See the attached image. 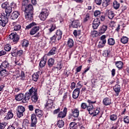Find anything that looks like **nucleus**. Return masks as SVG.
<instances>
[{"instance_id": "1", "label": "nucleus", "mask_w": 129, "mask_h": 129, "mask_svg": "<svg viewBox=\"0 0 129 129\" xmlns=\"http://www.w3.org/2000/svg\"><path fill=\"white\" fill-rule=\"evenodd\" d=\"M22 10L24 12L25 19L27 21L33 20V15L34 14V8L33 5L29 4L27 6L22 7Z\"/></svg>"}, {"instance_id": "2", "label": "nucleus", "mask_w": 129, "mask_h": 129, "mask_svg": "<svg viewBox=\"0 0 129 129\" xmlns=\"http://www.w3.org/2000/svg\"><path fill=\"white\" fill-rule=\"evenodd\" d=\"M36 94H38L37 93V89L32 87L30 89H29V92H27L25 94V97L23 102H28V101L30 100V97L31 96L36 95Z\"/></svg>"}, {"instance_id": "3", "label": "nucleus", "mask_w": 129, "mask_h": 129, "mask_svg": "<svg viewBox=\"0 0 129 129\" xmlns=\"http://www.w3.org/2000/svg\"><path fill=\"white\" fill-rule=\"evenodd\" d=\"M87 110L89 111V114L93 115V116H96L100 112V108H95L92 105L88 106L87 107Z\"/></svg>"}, {"instance_id": "4", "label": "nucleus", "mask_w": 129, "mask_h": 129, "mask_svg": "<svg viewBox=\"0 0 129 129\" xmlns=\"http://www.w3.org/2000/svg\"><path fill=\"white\" fill-rule=\"evenodd\" d=\"M87 110L89 111V114L93 115V116H96L100 112V108H95L92 105L88 106L87 107Z\"/></svg>"}, {"instance_id": "5", "label": "nucleus", "mask_w": 129, "mask_h": 129, "mask_svg": "<svg viewBox=\"0 0 129 129\" xmlns=\"http://www.w3.org/2000/svg\"><path fill=\"white\" fill-rule=\"evenodd\" d=\"M49 16V10L47 9H43L40 13L39 18L41 21H45Z\"/></svg>"}, {"instance_id": "6", "label": "nucleus", "mask_w": 129, "mask_h": 129, "mask_svg": "<svg viewBox=\"0 0 129 129\" xmlns=\"http://www.w3.org/2000/svg\"><path fill=\"white\" fill-rule=\"evenodd\" d=\"M17 115L19 118H21L22 116H24V112H25V107L23 106H18L16 109Z\"/></svg>"}, {"instance_id": "7", "label": "nucleus", "mask_w": 129, "mask_h": 129, "mask_svg": "<svg viewBox=\"0 0 129 129\" xmlns=\"http://www.w3.org/2000/svg\"><path fill=\"white\" fill-rule=\"evenodd\" d=\"M9 38L14 43H18L20 40V36L16 33L12 32L9 35Z\"/></svg>"}, {"instance_id": "8", "label": "nucleus", "mask_w": 129, "mask_h": 129, "mask_svg": "<svg viewBox=\"0 0 129 129\" xmlns=\"http://www.w3.org/2000/svg\"><path fill=\"white\" fill-rule=\"evenodd\" d=\"M99 25H100V20L98 18L94 19L92 24L93 28L96 30L99 27Z\"/></svg>"}, {"instance_id": "9", "label": "nucleus", "mask_w": 129, "mask_h": 129, "mask_svg": "<svg viewBox=\"0 0 129 129\" xmlns=\"http://www.w3.org/2000/svg\"><path fill=\"white\" fill-rule=\"evenodd\" d=\"M1 18L2 19L1 26L2 27H6V25L9 22L8 17L6 16V15H2Z\"/></svg>"}, {"instance_id": "10", "label": "nucleus", "mask_w": 129, "mask_h": 129, "mask_svg": "<svg viewBox=\"0 0 129 129\" xmlns=\"http://www.w3.org/2000/svg\"><path fill=\"white\" fill-rule=\"evenodd\" d=\"M80 93V88H78L75 89L73 92V97L74 99H76V98H78L79 96V94Z\"/></svg>"}, {"instance_id": "11", "label": "nucleus", "mask_w": 129, "mask_h": 129, "mask_svg": "<svg viewBox=\"0 0 129 129\" xmlns=\"http://www.w3.org/2000/svg\"><path fill=\"white\" fill-rule=\"evenodd\" d=\"M52 107H53V101L49 99L46 104L45 105V108H46V109H50V108H52Z\"/></svg>"}, {"instance_id": "12", "label": "nucleus", "mask_w": 129, "mask_h": 129, "mask_svg": "<svg viewBox=\"0 0 129 129\" xmlns=\"http://www.w3.org/2000/svg\"><path fill=\"white\" fill-rule=\"evenodd\" d=\"M66 114H67V108L65 107L63 109V111L60 112L58 114V117L59 118H63L66 116Z\"/></svg>"}, {"instance_id": "13", "label": "nucleus", "mask_w": 129, "mask_h": 129, "mask_svg": "<svg viewBox=\"0 0 129 129\" xmlns=\"http://www.w3.org/2000/svg\"><path fill=\"white\" fill-rule=\"evenodd\" d=\"M113 89L116 93L115 96H118L119 93L120 92V86L119 85H116L113 87Z\"/></svg>"}, {"instance_id": "14", "label": "nucleus", "mask_w": 129, "mask_h": 129, "mask_svg": "<svg viewBox=\"0 0 129 129\" xmlns=\"http://www.w3.org/2000/svg\"><path fill=\"white\" fill-rule=\"evenodd\" d=\"M15 99L17 100V101H21V100H22L23 103H26L24 102V99H25V95H24L22 93H20L16 96Z\"/></svg>"}, {"instance_id": "15", "label": "nucleus", "mask_w": 129, "mask_h": 129, "mask_svg": "<svg viewBox=\"0 0 129 129\" xmlns=\"http://www.w3.org/2000/svg\"><path fill=\"white\" fill-rule=\"evenodd\" d=\"M20 13L19 11H14L13 12L11 16V20H17V18H19V16H20Z\"/></svg>"}, {"instance_id": "16", "label": "nucleus", "mask_w": 129, "mask_h": 129, "mask_svg": "<svg viewBox=\"0 0 129 129\" xmlns=\"http://www.w3.org/2000/svg\"><path fill=\"white\" fill-rule=\"evenodd\" d=\"M9 67H10V64H9L8 61L5 60L0 66V69H9Z\"/></svg>"}, {"instance_id": "17", "label": "nucleus", "mask_w": 129, "mask_h": 129, "mask_svg": "<svg viewBox=\"0 0 129 129\" xmlns=\"http://www.w3.org/2000/svg\"><path fill=\"white\" fill-rule=\"evenodd\" d=\"M80 22H79V20H74L72 23V27L73 28H80Z\"/></svg>"}, {"instance_id": "18", "label": "nucleus", "mask_w": 129, "mask_h": 129, "mask_svg": "<svg viewBox=\"0 0 129 129\" xmlns=\"http://www.w3.org/2000/svg\"><path fill=\"white\" fill-rule=\"evenodd\" d=\"M107 28L108 27L106 25H103L102 26H101L99 30V34L100 35H102V34H104V33L106 32Z\"/></svg>"}, {"instance_id": "19", "label": "nucleus", "mask_w": 129, "mask_h": 129, "mask_svg": "<svg viewBox=\"0 0 129 129\" xmlns=\"http://www.w3.org/2000/svg\"><path fill=\"white\" fill-rule=\"evenodd\" d=\"M72 115L74 117H78V116H79V110L77 108L72 109Z\"/></svg>"}, {"instance_id": "20", "label": "nucleus", "mask_w": 129, "mask_h": 129, "mask_svg": "<svg viewBox=\"0 0 129 129\" xmlns=\"http://www.w3.org/2000/svg\"><path fill=\"white\" fill-rule=\"evenodd\" d=\"M62 35H63V32L60 29L56 31L55 36H56L58 41H59V40L62 39Z\"/></svg>"}, {"instance_id": "21", "label": "nucleus", "mask_w": 129, "mask_h": 129, "mask_svg": "<svg viewBox=\"0 0 129 129\" xmlns=\"http://www.w3.org/2000/svg\"><path fill=\"white\" fill-rule=\"evenodd\" d=\"M14 117V113H13V110H10L8 111L7 115L5 117V118L6 119L9 120V119H12Z\"/></svg>"}, {"instance_id": "22", "label": "nucleus", "mask_w": 129, "mask_h": 129, "mask_svg": "<svg viewBox=\"0 0 129 129\" xmlns=\"http://www.w3.org/2000/svg\"><path fill=\"white\" fill-rule=\"evenodd\" d=\"M13 12V9L12 7L8 6L7 8L5 9V13L6 14V15L5 17H9L10 15H11V13Z\"/></svg>"}, {"instance_id": "23", "label": "nucleus", "mask_w": 129, "mask_h": 129, "mask_svg": "<svg viewBox=\"0 0 129 129\" xmlns=\"http://www.w3.org/2000/svg\"><path fill=\"white\" fill-rule=\"evenodd\" d=\"M39 30H40V27L34 26L30 31V35H35V34H36V33H37Z\"/></svg>"}, {"instance_id": "24", "label": "nucleus", "mask_w": 129, "mask_h": 129, "mask_svg": "<svg viewBox=\"0 0 129 129\" xmlns=\"http://www.w3.org/2000/svg\"><path fill=\"white\" fill-rule=\"evenodd\" d=\"M47 62V58H45V56L43 58H41V60L39 63V66L43 68V67H45L46 66V63Z\"/></svg>"}, {"instance_id": "25", "label": "nucleus", "mask_w": 129, "mask_h": 129, "mask_svg": "<svg viewBox=\"0 0 129 129\" xmlns=\"http://www.w3.org/2000/svg\"><path fill=\"white\" fill-rule=\"evenodd\" d=\"M103 103L104 105H109L111 104V100L109 98H105Z\"/></svg>"}, {"instance_id": "26", "label": "nucleus", "mask_w": 129, "mask_h": 129, "mask_svg": "<svg viewBox=\"0 0 129 129\" xmlns=\"http://www.w3.org/2000/svg\"><path fill=\"white\" fill-rule=\"evenodd\" d=\"M9 72L7 71V70L5 69H0V74L1 76L5 77L6 76H8V74Z\"/></svg>"}, {"instance_id": "27", "label": "nucleus", "mask_w": 129, "mask_h": 129, "mask_svg": "<svg viewBox=\"0 0 129 129\" xmlns=\"http://www.w3.org/2000/svg\"><path fill=\"white\" fill-rule=\"evenodd\" d=\"M35 113L38 117H42V116H43V114H44L43 111L39 109H35Z\"/></svg>"}, {"instance_id": "28", "label": "nucleus", "mask_w": 129, "mask_h": 129, "mask_svg": "<svg viewBox=\"0 0 129 129\" xmlns=\"http://www.w3.org/2000/svg\"><path fill=\"white\" fill-rule=\"evenodd\" d=\"M67 45L69 48H72L74 46V41L73 39L69 38L68 40Z\"/></svg>"}, {"instance_id": "29", "label": "nucleus", "mask_w": 129, "mask_h": 129, "mask_svg": "<svg viewBox=\"0 0 129 129\" xmlns=\"http://www.w3.org/2000/svg\"><path fill=\"white\" fill-rule=\"evenodd\" d=\"M107 15L108 16V18H109V19H110V20L113 19L114 17V13H113L111 10L108 11V12H107Z\"/></svg>"}, {"instance_id": "30", "label": "nucleus", "mask_w": 129, "mask_h": 129, "mask_svg": "<svg viewBox=\"0 0 129 129\" xmlns=\"http://www.w3.org/2000/svg\"><path fill=\"white\" fill-rule=\"evenodd\" d=\"M56 53H57V48L56 47H53L48 52V56H50L51 55H54V54H56Z\"/></svg>"}, {"instance_id": "31", "label": "nucleus", "mask_w": 129, "mask_h": 129, "mask_svg": "<svg viewBox=\"0 0 129 129\" xmlns=\"http://www.w3.org/2000/svg\"><path fill=\"white\" fill-rule=\"evenodd\" d=\"M54 62H55V60L54 59V58H49L47 62L48 67L49 68L52 67L53 65H54Z\"/></svg>"}, {"instance_id": "32", "label": "nucleus", "mask_w": 129, "mask_h": 129, "mask_svg": "<svg viewBox=\"0 0 129 129\" xmlns=\"http://www.w3.org/2000/svg\"><path fill=\"white\" fill-rule=\"evenodd\" d=\"M115 64L118 69H121L123 66V63L121 61H116Z\"/></svg>"}, {"instance_id": "33", "label": "nucleus", "mask_w": 129, "mask_h": 129, "mask_svg": "<svg viewBox=\"0 0 129 129\" xmlns=\"http://www.w3.org/2000/svg\"><path fill=\"white\" fill-rule=\"evenodd\" d=\"M16 78H19V79H21V80H25V72H24L23 71H21L20 72V74L19 75V76L16 77Z\"/></svg>"}, {"instance_id": "34", "label": "nucleus", "mask_w": 129, "mask_h": 129, "mask_svg": "<svg viewBox=\"0 0 129 129\" xmlns=\"http://www.w3.org/2000/svg\"><path fill=\"white\" fill-rule=\"evenodd\" d=\"M113 7L115 10H118V9H119L120 4L117 1H114L113 3Z\"/></svg>"}, {"instance_id": "35", "label": "nucleus", "mask_w": 129, "mask_h": 129, "mask_svg": "<svg viewBox=\"0 0 129 129\" xmlns=\"http://www.w3.org/2000/svg\"><path fill=\"white\" fill-rule=\"evenodd\" d=\"M78 125H77V123L75 122H72L70 124V129H77Z\"/></svg>"}, {"instance_id": "36", "label": "nucleus", "mask_w": 129, "mask_h": 129, "mask_svg": "<svg viewBox=\"0 0 129 129\" xmlns=\"http://www.w3.org/2000/svg\"><path fill=\"white\" fill-rule=\"evenodd\" d=\"M108 44L109 46H113L115 44V40L112 38H110L108 39Z\"/></svg>"}, {"instance_id": "37", "label": "nucleus", "mask_w": 129, "mask_h": 129, "mask_svg": "<svg viewBox=\"0 0 129 129\" xmlns=\"http://www.w3.org/2000/svg\"><path fill=\"white\" fill-rule=\"evenodd\" d=\"M101 15H102V13L99 10H96L94 13V17H96V18H99Z\"/></svg>"}, {"instance_id": "38", "label": "nucleus", "mask_w": 129, "mask_h": 129, "mask_svg": "<svg viewBox=\"0 0 129 129\" xmlns=\"http://www.w3.org/2000/svg\"><path fill=\"white\" fill-rule=\"evenodd\" d=\"M38 79H39V74L38 73H35L32 75V80L34 81H38Z\"/></svg>"}, {"instance_id": "39", "label": "nucleus", "mask_w": 129, "mask_h": 129, "mask_svg": "<svg viewBox=\"0 0 129 129\" xmlns=\"http://www.w3.org/2000/svg\"><path fill=\"white\" fill-rule=\"evenodd\" d=\"M57 125L61 128V127H63L64 126V121L62 120H59L57 122Z\"/></svg>"}, {"instance_id": "40", "label": "nucleus", "mask_w": 129, "mask_h": 129, "mask_svg": "<svg viewBox=\"0 0 129 129\" xmlns=\"http://www.w3.org/2000/svg\"><path fill=\"white\" fill-rule=\"evenodd\" d=\"M121 42L122 44H126V43L128 42V38L126 36H123L121 38Z\"/></svg>"}, {"instance_id": "41", "label": "nucleus", "mask_w": 129, "mask_h": 129, "mask_svg": "<svg viewBox=\"0 0 129 129\" xmlns=\"http://www.w3.org/2000/svg\"><path fill=\"white\" fill-rule=\"evenodd\" d=\"M62 68H63V63L62 62V61L58 62L56 66V69L58 70H61Z\"/></svg>"}, {"instance_id": "42", "label": "nucleus", "mask_w": 129, "mask_h": 129, "mask_svg": "<svg viewBox=\"0 0 129 129\" xmlns=\"http://www.w3.org/2000/svg\"><path fill=\"white\" fill-rule=\"evenodd\" d=\"M31 100L33 102H37L38 101V94L31 96Z\"/></svg>"}, {"instance_id": "43", "label": "nucleus", "mask_w": 129, "mask_h": 129, "mask_svg": "<svg viewBox=\"0 0 129 129\" xmlns=\"http://www.w3.org/2000/svg\"><path fill=\"white\" fill-rule=\"evenodd\" d=\"M106 35H102L100 37V41L103 43V44H106Z\"/></svg>"}, {"instance_id": "44", "label": "nucleus", "mask_w": 129, "mask_h": 129, "mask_svg": "<svg viewBox=\"0 0 129 129\" xmlns=\"http://www.w3.org/2000/svg\"><path fill=\"white\" fill-rule=\"evenodd\" d=\"M4 49L5 51H7V52H9L11 51V49H12V46L10 45L9 44H7L5 45Z\"/></svg>"}, {"instance_id": "45", "label": "nucleus", "mask_w": 129, "mask_h": 129, "mask_svg": "<svg viewBox=\"0 0 129 129\" xmlns=\"http://www.w3.org/2000/svg\"><path fill=\"white\" fill-rule=\"evenodd\" d=\"M34 26H37V23L35 22H32L30 23L29 25H27L26 27V29L27 30H29V29H31L32 27H34Z\"/></svg>"}, {"instance_id": "46", "label": "nucleus", "mask_w": 129, "mask_h": 129, "mask_svg": "<svg viewBox=\"0 0 129 129\" xmlns=\"http://www.w3.org/2000/svg\"><path fill=\"white\" fill-rule=\"evenodd\" d=\"M29 41L26 40V39H24L22 41V46L23 47H28V46H29Z\"/></svg>"}, {"instance_id": "47", "label": "nucleus", "mask_w": 129, "mask_h": 129, "mask_svg": "<svg viewBox=\"0 0 129 129\" xmlns=\"http://www.w3.org/2000/svg\"><path fill=\"white\" fill-rule=\"evenodd\" d=\"M110 119L112 121H114V120H116L117 119V115L115 114H112L110 116Z\"/></svg>"}, {"instance_id": "48", "label": "nucleus", "mask_w": 129, "mask_h": 129, "mask_svg": "<svg viewBox=\"0 0 129 129\" xmlns=\"http://www.w3.org/2000/svg\"><path fill=\"white\" fill-rule=\"evenodd\" d=\"M89 19H90V15H89V14L87 13L85 15L84 19V23H86V22H88V20H89Z\"/></svg>"}, {"instance_id": "49", "label": "nucleus", "mask_w": 129, "mask_h": 129, "mask_svg": "<svg viewBox=\"0 0 129 129\" xmlns=\"http://www.w3.org/2000/svg\"><path fill=\"white\" fill-rule=\"evenodd\" d=\"M91 34L93 38H95V37H97V36H98V32L95 30L92 31Z\"/></svg>"}, {"instance_id": "50", "label": "nucleus", "mask_w": 129, "mask_h": 129, "mask_svg": "<svg viewBox=\"0 0 129 129\" xmlns=\"http://www.w3.org/2000/svg\"><path fill=\"white\" fill-rule=\"evenodd\" d=\"M8 6H9V2H4L1 5L2 9H5V10L8 8Z\"/></svg>"}, {"instance_id": "51", "label": "nucleus", "mask_w": 129, "mask_h": 129, "mask_svg": "<svg viewBox=\"0 0 129 129\" xmlns=\"http://www.w3.org/2000/svg\"><path fill=\"white\" fill-rule=\"evenodd\" d=\"M56 29V25L55 24H52L50 26V28L48 29L50 33H52Z\"/></svg>"}, {"instance_id": "52", "label": "nucleus", "mask_w": 129, "mask_h": 129, "mask_svg": "<svg viewBox=\"0 0 129 129\" xmlns=\"http://www.w3.org/2000/svg\"><path fill=\"white\" fill-rule=\"evenodd\" d=\"M14 31H20L21 30V25L17 24L14 27Z\"/></svg>"}, {"instance_id": "53", "label": "nucleus", "mask_w": 129, "mask_h": 129, "mask_svg": "<svg viewBox=\"0 0 129 129\" xmlns=\"http://www.w3.org/2000/svg\"><path fill=\"white\" fill-rule=\"evenodd\" d=\"M123 122L124 123H129V116H124L123 117Z\"/></svg>"}, {"instance_id": "54", "label": "nucleus", "mask_w": 129, "mask_h": 129, "mask_svg": "<svg viewBox=\"0 0 129 129\" xmlns=\"http://www.w3.org/2000/svg\"><path fill=\"white\" fill-rule=\"evenodd\" d=\"M110 2V0H104V2L103 3V6L104 7H107L109 5V2Z\"/></svg>"}, {"instance_id": "55", "label": "nucleus", "mask_w": 129, "mask_h": 129, "mask_svg": "<svg viewBox=\"0 0 129 129\" xmlns=\"http://www.w3.org/2000/svg\"><path fill=\"white\" fill-rule=\"evenodd\" d=\"M29 0H24L22 2V7H28L29 5Z\"/></svg>"}, {"instance_id": "56", "label": "nucleus", "mask_w": 129, "mask_h": 129, "mask_svg": "<svg viewBox=\"0 0 129 129\" xmlns=\"http://www.w3.org/2000/svg\"><path fill=\"white\" fill-rule=\"evenodd\" d=\"M6 126H7V123L6 122H0V129H4Z\"/></svg>"}, {"instance_id": "57", "label": "nucleus", "mask_w": 129, "mask_h": 129, "mask_svg": "<svg viewBox=\"0 0 129 129\" xmlns=\"http://www.w3.org/2000/svg\"><path fill=\"white\" fill-rule=\"evenodd\" d=\"M56 39H57V37L54 35L50 38V40L52 43H55L56 42Z\"/></svg>"}, {"instance_id": "58", "label": "nucleus", "mask_w": 129, "mask_h": 129, "mask_svg": "<svg viewBox=\"0 0 129 129\" xmlns=\"http://www.w3.org/2000/svg\"><path fill=\"white\" fill-rule=\"evenodd\" d=\"M81 106L83 109H85L86 108L87 109V107H88L87 106V104H86V103H82Z\"/></svg>"}, {"instance_id": "59", "label": "nucleus", "mask_w": 129, "mask_h": 129, "mask_svg": "<svg viewBox=\"0 0 129 129\" xmlns=\"http://www.w3.org/2000/svg\"><path fill=\"white\" fill-rule=\"evenodd\" d=\"M10 6V7L12 8V9H16L17 8V4L14 2L11 3Z\"/></svg>"}, {"instance_id": "60", "label": "nucleus", "mask_w": 129, "mask_h": 129, "mask_svg": "<svg viewBox=\"0 0 129 129\" xmlns=\"http://www.w3.org/2000/svg\"><path fill=\"white\" fill-rule=\"evenodd\" d=\"M17 55L18 56H22V55H24V51L23 50H19L17 51Z\"/></svg>"}, {"instance_id": "61", "label": "nucleus", "mask_w": 129, "mask_h": 129, "mask_svg": "<svg viewBox=\"0 0 129 129\" xmlns=\"http://www.w3.org/2000/svg\"><path fill=\"white\" fill-rule=\"evenodd\" d=\"M104 46H105V43H103L102 42L99 41L98 44L99 48H103Z\"/></svg>"}, {"instance_id": "62", "label": "nucleus", "mask_w": 129, "mask_h": 129, "mask_svg": "<svg viewBox=\"0 0 129 129\" xmlns=\"http://www.w3.org/2000/svg\"><path fill=\"white\" fill-rule=\"evenodd\" d=\"M8 111V109L6 108H3L1 110H0V113H6Z\"/></svg>"}, {"instance_id": "63", "label": "nucleus", "mask_w": 129, "mask_h": 129, "mask_svg": "<svg viewBox=\"0 0 129 129\" xmlns=\"http://www.w3.org/2000/svg\"><path fill=\"white\" fill-rule=\"evenodd\" d=\"M81 69H82V66H80L77 68L76 70L77 73H78V72H80V71H81Z\"/></svg>"}, {"instance_id": "64", "label": "nucleus", "mask_w": 129, "mask_h": 129, "mask_svg": "<svg viewBox=\"0 0 129 129\" xmlns=\"http://www.w3.org/2000/svg\"><path fill=\"white\" fill-rule=\"evenodd\" d=\"M64 74L66 77H68L70 74V71H64Z\"/></svg>"}]
</instances>
